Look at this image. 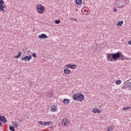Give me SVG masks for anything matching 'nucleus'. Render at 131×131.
I'll list each match as a JSON object with an SVG mask.
<instances>
[{"instance_id": "nucleus-21", "label": "nucleus", "mask_w": 131, "mask_h": 131, "mask_svg": "<svg viewBox=\"0 0 131 131\" xmlns=\"http://www.w3.org/2000/svg\"><path fill=\"white\" fill-rule=\"evenodd\" d=\"M120 83H121V80H118L117 81H116V84H117V85H119Z\"/></svg>"}, {"instance_id": "nucleus-29", "label": "nucleus", "mask_w": 131, "mask_h": 131, "mask_svg": "<svg viewBox=\"0 0 131 131\" xmlns=\"http://www.w3.org/2000/svg\"><path fill=\"white\" fill-rule=\"evenodd\" d=\"M126 88H127V87H126V86L123 85V86L122 87V90H126Z\"/></svg>"}, {"instance_id": "nucleus-39", "label": "nucleus", "mask_w": 131, "mask_h": 131, "mask_svg": "<svg viewBox=\"0 0 131 131\" xmlns=\"http://www.w3.org/2000/svg\"><path fill=\"white\" fill-rule=\"evenodd\" d=\"M4 9H5V8H6V6H4Z\"/></svg>"}, {"instance_id": "nucleus-17", "label": "nucleus", "mask_w": 131, "mask_h": 131, "mask_svg": "<svg viewBox=\"0 0 131 131\" xmlns=\"http://www.w3.org/2000/svg\"><path fill=\"white\" fill-rule=\"evenodd\" d=\"M0 11L4 12V13H6V11L5 10V7H4V5L0 6Z\"/></svg>"}, {"instance_id": "nucleus-1", "label": "nucleus", "mask_w": 131, "mask_h": 131, "mask_svg": "<svg viewBox=\"0 0 131 131\" xmlns=\"http://www.w3.org/2000/svg\"><path fill=\"white\" fill-rule=\"evenodd\" d=\"M107 61L110 62H113L114 61H117V60H126V57L124 55H122L121 52H118L116 53H111L108 54L106 56Z\"/></svg>"}, {"instance_id": "nucleus-36", "label": "nucleus", "mask_w": 131, "mask_h": 131, "mask_svg": "<svg viewBox=\"0 0 131 131\" xmlns=\"http://www.w3.org/2000/svg\"><path fill=\"white\" fill-rule=\"evenodd\" d=\"M128 45H130V46H131V40H130V41H129L128 42Z\"/></svg>"}, {"instance_id": "nucleus-2", "label": "nucleus", "mask_w": 131, "mask_h": 131, "mask_svg": "<svg viewBox=\"0 0 131 131\" xmlns=\"http://www.w3.org/2000/svg\"><path fill=\"white\" fill-rule=\"evenodd\" d=\"M72 98L74 101L82 102L84 99V95H83V94H81V93H76L72 96Z\"/></svg>"}, {"instance_id": "nucleus-13", "label": "nucleus", "mask_w": 131, "mask_h": 131, "mask_svg": "<svg viewBox=\"0 0 131 131\" xmlns=\"http://www.w3.org/2000/svg\"><path fill=\"white\" fill-rule=\"evenodd\" d=\"M12 125H13L14 127H15L16 128H17V127H19V123H18V122L16 121L13 124H12Z\"/></svg>"}, {"instance_id": "nucleus-25", "label": "nucleus", "mask_w": 131, "mask_h": 131, "mask_svg": "<svg viewBox=\"0 0 131 131\" xmlns=\"http://www.w3.org/2000/svg\"><path fill=\"white\" fill-rule=\"evenodd\" d=\"M70 68H71V69H75V68H76V66H75V65H71Z\"/></svg>"}, {"instance_id": "nucleus-18", "label": "nucleus", "mask_w": 131, "mask_h": 131, "mask_svg": "<svg viewBox=\"0 0 131 131\" xmlns=\"http://www.w3.org/2000/svg\"><path fill=\"white\" fill-rule=\"evenodd\" d=\"M129 109H131L130 106H128L127 107H124L123 108V110H124V111H126V110H129Z\"/></svg>"}, {"instance_id": "nucleus-33", "label": "nucleus", "mask_w": 131, "mask_h": 131, "mask_svg": "<svg viewBox=\"0 0 131 131\" xmlns=\"http://www.w3.org/2000/svg\"><path fill=\"white\" fill-rule=\"evenodd\" d=\"M19 56L17 55V56H14V59H18L19 58Z\"/></svg>"}, {"instance_id": "nucleus-10", "label": "nucleus", "mask_w": 131, "mask_h": 131, "mask_svg": "<svg viewBox=\"0 0 131 131\" xmlns=\"http://www.w3.org/2000/svg\"><path fill=\"white\" fill-rule=\"evenodd\" d=\"M57 107L55 105L51 106V111L52 112H57Z\"/></svg>"}, {"instance_id": "nucleus-34", "label": "nucleus", "mask_w": 131, "mask_h": 131, "mask_svg": "<svg viewBox=\"0 0 131 131\" xmlns=\"http://www.w3.org/2000/svg\"><path fill=\"white\" fill-rule=\"evenodd\" d=\"M17 55L19 56V57H21V52H19Z\"/></svg>"}, {"instance_id": "nucleus-40", "label": "nucleus", "mask_w": 131, "mask_h": 131, "mask_svg": "<svg viewBox=\"0 0 131 131\" xmlns=\"http://www.w3.org/2000/svg\"><path fill=\"white\" fill-rule=\"evenodd\" d=\"M76 10H77V9H76Z\"/></svg>"}, {"instance_id": "nucleus-30", "label": "nucleus", "mask_w": 131, "mask_h": 131, "mask_svg": "<svg viewBox=\"0 0 131 131\" xmlns=\"http://www.w3.org/2000/svg\"><path fill=\"white\" fill-rule=\"evenodd\" d=\"M32 56H33L34 58H36V54H35V53H33V54H32Z\"/></svg>"}, {"instance_id": "nucleus-20", "label": "nucleus", "mask_w": 131, "mask_h": 131, "mask_svg": "<svg viewBox=\"0 0 131 131\" xmlns=\"http://www.w3.org/2000/svg\"><path fill=\"white\" fill-rule=\"evenodd\" d=\"M5 4V1L4 0H0V7L4 6Z\"/></svg>"}, {"instance_id": "nucleus-5", "label": "nucleus", "mask_w": 131, "mask_h": 131, "mask_svg": "<svg viewBox=\"0 0 131 131\" xmlns=\"http://www.w3.org/2000/svg\"><path fill=\"white\" fill-rule=\"evenodd\" d=\"M32 58V56H31V55H30L29 56H26L25 57L21 58V61H26V60H27L28 62H29V61L31 60Z\"/></svg>"}, {"instance_id": "nucleus-3", "label": "nucleus", "mask_w": 131, "mask_h": 131, "mask_svg": "<svg viewBox=\"0 0 131 131\" xmlns=\"http://www.w3.org/2000/svg\"><path fill=\"white\" fill-rule=\"evenodd\" d=\"M116 5L117 8H123V7L126 6V4L124 1H118L116 3Z\"/></svg>"}, {"instance_id": "nucleus-11", "label": "nucleus", "mask_w": 131, "mask_h": 131, "mask_svg": "<svg viewBox=\"0 0 131 131\" xmlns=\"http://www.w3.org/2000/svg\"><path fill=\"white\" fill-rule=\"evenodd\" d=\"M63 73H64V74H70V73H71V71L67 69H64L63 70Z\"/></svg>"}, {"instance_id": "nucleus-7", "label": "nucleus", "mask_w": 131, "mask_h": 131, "mask_svg": "<svg viewBox=\"0 0 131 131\" xmlns=\"http://www.w3.org/2000/svg\"><path fill=\"white\" fill-rule=\"evenodd\" d=\"M0 121H2L3 123H7V118L4 116H0Z\"/></svg>"}, {"instance_id": "nucleus-14", "label": "nucleus", "mask_w": 131, "mask_h": 131, "mask_svg": "<svg viewBox=\"0 0 131 131\" xmlns=\"http://www.w3.org/2000/svg\"><path fill=\"white\" fill-rule=\"evenodd\" d=\"M69 102H70V100L68 99H64L63 101V103L65 104H69Z\"/></svg>"}, {"instance_id": "nucleus-6", "label": "nucleus", "mask_w": 131, "mask_h": 131, "mask_svg": "<svg viewBox=\"0 0 131 131\" xmlns=\"http://www.w3.org/2000/svg\"><path fill=\"white\" fill-rule=\"evenodd\" d=\"M124 84L126 85L128 91H131V82H128V81H126L124 82Z\"/></svg>"}, {"instance_id": "nucleus-37", "label": "nucleus", "mask_w": 131, "mask_h": 131, "mask_svg": "<svg viewBox=\"0 0 131 131\" xmlns=\"http://www.w3.org/2000/svg\"><path fill=\"white\" fill-rule=\"evenodd\" d=\"M3 125V124L2 123V122L0 121V126H2Z\"/></svg>"}, {"instance_id": "nucleus-8", "label": "nucleus", "mask_w": 131, "mask_h": 131, "mask_svg": "<svg viewBox=\"0 0 131 131\" xmlns=\"http://www.w3.org/2000/svg\"><path fill=\"white\" fill-rule=\"evenodd\" d=\"M69 122V120L68 119H63L62 120V125H67L68 124V123Z\"/></svg>"}, {"instance_id": "nucleus-24", "label": "nucleus", "mask_w": 131, "mask_h": 131, "mask_svg": "<svg viewBox=\"0 0 131 131\" xmlns=\"http://www.w3.org/2000/svg\"><path fill=\"white\" fill-rule=\"evenodd\" d=\"M89 14H90V12L89 11H85L83 12V15H89Z\"/></svg>"}, {"instance_id": "nucleus-12", "label": "nucleus", "mask_w": 131, "mask_h": 131, "mask_svg": "<svg viewBox=\"0 0 131 131\" xmlns=\"http://www.w3.org/2000/svg\"><path fill=\"white\" fill-rule=\"evenodd\" d=\"M93 113H101V111L98 110V108L95 107L94 109L93 110Z\"/></svg>"}, {"instance_id": "nucleus-9", "label": "nucleus", "mask_w": 131, "mask_h": 131, "mask_svg": "<svg viewBox=\"0 0 131 131\" xmlns=\"http://www.w3.org/2000/svg\"><path fill=\"white\" fill-rule=\"evenodd\" d=\"M39 38H42V39H46L48 38V36L46 34H41L39 35Z\"/></svg>"}, {"instance_id": "nucleus-27", "label": "nucleus", "mask_w": 131, "mask_h": 131, "mask_svg": "<svg viewBox=\"0 0 131 131\" xmlns=\"http://www.w3.org/2000/svg\"><path fill=\"white\" fill-rule=\"evenodd\" d=\"M70 20H73L74 21H75L76 22L77 21V18H70Z\"/></svg>"}, {"instance_id": "nucleus-4", "label": "nucleus", "mask_w": 131, "mask_h": 131, "mask_svg": "<svg viewBox=\"0 0 131 131\" xmlns=\"http://www.w3.org/2000/svg\"><path fill=\"white\" fill-rule=\"evenodd\" d=\"M37 12H38L39 14H42L43 11H45V7L40 4L37 5L36 6Z\"/></svg>"}, {"instance_id": "nucleus-16", "label": "nucleus", "mask_w": 131, "mask_h": 131, "mask_svg": "<svg viewBox=\"0 0 131 131\" xmlns=\"http://www.w3.org/2000/svg\"><path fill=\"white\" fill-rule=\"evenodd\" d=\"M114 129V126H111L107 128V131H112Z\"/></svg>"}, {"instance_id": "nucleus-19", "label": "nucleus", "mask_w": 131, "mask_h": 131, "mask_svg": "<svg viewBox=\"0 0 131 131\" xmlns=\"http://www.w3.org/2000/svg\"><path fill=\"white\" fill-rule=\"evenodd\" d=\"M38 124H39L40 125H43L45 126V122H42L41 121H39L38 122Z\"/></svg>"}, {"instance_id": "nucleus-35", "label": "nucleus", "mask_w": 131, "mask_h": 131, "mask_svg": "<svg viewBox=\"0 0 131 131\" xmlns=\"http://www.w3.org/2000/svg\"><path fill=\"white\" fill-rule=\"evenodd\" d=\"M71 66V64H69L67 65V68H70Z\"/></svg>"}, {"instance_id": "nucleus-31", "label": "nucleus", "mask_w": 131, "mask_h": 131, "mask_svg": "<svg viewBox=\"0 0 131 131\" xmlns=\"http://www.w3.org/2000/svg\"><path fill=\"white\" fill-rule=\"evenodd\" d=\"M48 124H50V122L48 121V122H45V125H48Z\"/></svg>"}, {"instance_id": "nucleus-23", "label": "nucleus", "mask_w": 131, "mask_h": 131, "mask_svg": "<svg viewBox=\"0 0 131 131\" xmlns=\"http://www.w3.org/2000/svg\"><path fill=\"white\" fill-rule=\"evenodd\" d=\"M9 129H10V130H11V131H15V127L13 126H10Z\"/></svg>"}, {"instance_id": "nucleus-26", "label": "nucleus", "mask_w": 131, "mask_h": 131, "mask_svg": "<svg viewBox=\"0 0 131 131\" xmlns=\"http://www.w3.org/2000/svg\"><path fill=\"white\" fill-rule=\"evenodd\" d=\"M60 19H58V20H56L55 21V23L56 24H60Z\"/></svg>"}, {"instance_id": "nucleus-22", "label": "nucleus", "mask_w": 131, "mask_h": 131, "mask_svg": "<svg viewBox=\"0 0 131 131\" xmlns=\"http://www.w3.org/2000/svg\"><path fill=\"white\" fill-rule=\"evenodd\" d=\"M123 24V21L121 20V21L118 23L117 25L118 26H121Z\"/></svg>"}, {"instance_id": "nucleus-32", "label": "nucleus", "mask_w": 131, "mask_h": 131, "mask_svg": "<svg viewBox=\"0 0 131 131\" xmlns=\"http://www.w3.org/2000/svg\"><path fill=\"white\" fill-rule=\"evenodd\" d=\"M113 12H117V9H116V8H114V9H113Z\"/></svg>"}, {"instance_id": "nucleus-15", "label": "nucleus", "mask_w": 131, "mask_h": 131, "mask_svg": "<svg viewBox=\"0 0 131 131\" xmlns=\"http://www.w3.org/2000/svg\"><path fill=\"white\" fill-rule=\"evenodd\" d=\"M75 3L76 5H81L82 4V0H76Z\"/></svg>"}, {"instance_id": "nucleus-38", "label": "nucleus", "mask_w": 131, "mask_h": 131, "mask_svg": "<svg viewBox=\"0 0 131 131\" xmlns=\"http://www.w3.org/2000/svg\"><path fill=\"white\" fill-rule=\"evenodd\" d=\"M21 121H22V120H20V121H19V122H21Z\"/></svg>"}, {"instance_id": "nucleus-28", "label": "nucleus", "mask_w": 131, "mask_h": 131, "mask_svg": "<svg viewBox=\"0 0 131 131\" xmlns=\"http://www.w3.org/2000/svg\"><path fill=\"white\" fill-rule=\"evenodd\" d=\"M47 96H48V98H51L52 97V93H48Z\"/></svg>"}]
</instances>
